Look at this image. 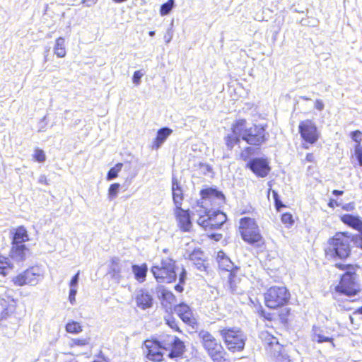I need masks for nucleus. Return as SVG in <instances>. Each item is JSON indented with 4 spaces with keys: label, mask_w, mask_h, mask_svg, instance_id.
I'll use <instances>...</instances> for the list:
<instances>
[{
    "label": "nucleus",
    "mask_w": 362,
    "mask_h": 362,
    "mask_svg": "<svg viewBox=\"0 0 362 362\" xmlns=\"http://www.w3.org/2000/svg\"><path fill=\"white\" fill-rule=\"evenodd\" d=\"M239 230L243 240L250 245H259L262 242V236L254 218H242L240 220Z\"/></svg>",
    "instance_id": "nucleus-6"
},
{
    "label": "nucleus",
    "mask_w": 362,
    "mask_h": 362,
    "mask_svg": "<svg viewBox=\"0 0 362 362\" xmlns=\"http://www.w3.org/2000/svg\"><path fill=\"white\" fill-rule=\"evenodd\" d=\"M336 267L347 271L342 275L339 284L336 286L337 293L349 297L356 295L360 291V286L356 280V274L354 267L350 264H336Z\"/></svg>",
    "instance_id": "nucleus-4"
},
{
    "label": "nucleus",
    "mask_w": 362,
    "mask_h": 362,
    "mask_svg": "<svg viewBox=\"0 0 362 362\" xmlns=\"http://www.w3.org/2000/svg\"><path fill=\"white\" fill-rule=\"evenodd\" d=\"M351 240L344 233H337L328 241L325 254L329 259H346L351 253Z\"/></svg>",
    "instance_id": "nucleus-3"
},
{
    "label": "nucleus",
    "mask_w": 362,
    "mask_h": 362,
    "mask_svg": "<svg viewBox=\"0 0 362 362\" xmlns=\"http://www.w3.org/2000/svg\"><path fill=\"white\" fill-rule=\"evenodd\" d=\"M356 158L358 160V165L362 166V146L361 144H357L354 151Z\"/></svg>",
    "instance_id": "nucleus-41"
},
{
    "label": "nucleus",
    "mask_w": 362,
    "mask_h": 362,
    "mask_svg": "<svg viewBox=\"0 0 362 362\" xmlns=\"http://www.w3.org/2000/svg\"><path fill=\"white\" fill-rule=\"evenodd\" d=\"M148 35L151 36V37H153L155 35V32L154 31H150L148 33Z\"/></svg>",
    "instance_id": "nucleus-60"
},
{
    "label": "nucleus",
    "mask_w": 362,
    "mask_h": 362,
    "mask_svg": "<svg viewBox=\"0 0 362 362\" xmlns=\"http://www.w3.org/2000/svg\"><path fill=\"white\" fill-rule=\"evenodd\" d=\"M202 256L203 254L200 251H194L189 255V260L193 262L195 267L200 271H204L206 268Z\"/></svg>",
    "instance_id": "nucleus-24"
},
{
    "label": "nucleus",
    "mask_w": 362,
    "mask_h": 362,
    "mask_svg": "<svg viewBox=\"0 0 362 362\" xmlns=\"http://www.w3.org/2000/svg\"><path fill=\"white\" fill-rule=\"evenodd\" d=\"M337 306L340 310H350L351 309V308L350 306V303H349V302H346V303L339 302Z\"/></svg>",
    "instance_id": "nucleus-51"
},
{
    "label": "nucleus",
    "mask_w": 362,
    "mask_h": 362,
    "mask_svg": "<svg viewBox=\"0 0 362 362\" xmlns=\"http://www.w3.org/2000/svg\"><path fill=\"white\" fill-rule=\"evenodd\" d=\"M312 339L317 343L331 342L332 346H334L333 339L325 334V331L318 327H313Z\"/></svg>",
    "instance_id": "nucleus-20"
},
{
    "label": "nucleus",
    "mask_w": 362,
    "mask_h": 362,
    "mask_svg": "<svg viewBox=\"0 0 362 362\" xmlns=\"http://www.w3.org/2000/svg\"><path fill=\"white\" fill-rule=\"evenodd\" d=\"M147 271L148 268L146 264L132 266V272L134 274L135 279L139 282L145 281Z\"/></svg>",
    "instance_id": "nucleus-25"
},
{
    "label": "nucleus",
    "mask_w": 362,
    "mask_h": 362,
    "mask_svg": "<svg viewBox=\"0 0 362 362\" xmlns=\"http://www.w3.org/2000/svg\"><path fill=\"white\" fill-rule=\"evenodd\" d=\"M28 240V235L26 229L23 226L18 227L13 234L12 244L14 245H23V243Z\"/></svg>",
    "instance_id": "nucleus-22"
},
{
    "label": "nucleus",
    "mask_w": 362,
    "mask_h": 362,
    "mask_svg": "<svg viewBox=\"0 0 362 362\" xmlns=\"http://www.w3.org/2000/svg\"><path fill=\"white\" fill-rule=\"evenodd\" d=\"M44 180H45V176H41V177H40L39 181H40V182H42Z\"/></svg>",
    "instance_id": "nucleus-61"
},
{
    "label": "nucleus",
    "mask_w": 362,
    "mask_h": 362,
    "mask_svg": "<svg viewBox=\"0 0 362 362\" xmlns=\"http://www.w3.org/2000/svg\"><path fill=\"white\" fill-rule=\"evenodd\" d=\"M186 278V272L184 268H182V272L180 274L179 280L180 284H177L175 286V289L178 292H182L183 291V286L181 285L185 282Z\"/></svg>",
    "instance_id": "nucleus-39"
},
{
    "label": "nucleus",
    "mask_w": 362,
    "mask_h": 362,
    "mask_svg": "<svg viewBox=\"0 0 362 362\" xmlns=\"http://www.w3.org/2000/svg\"><path fill=\"white\" fill-rule=\"evenodd\" d=\"M175 262L170 258L163 259L160 265L153 266L151 272L158 282L170 283L177 276Z\"/></svg>",
    "instance_id": "nucleus-8"
},
{
    "label": "nucleus",
    "mask_w": 362,
    "mask_h": 362,
    "mask_svg": "<svg viewBox=\"0 0 362 362\" xmlns=\"http://www.w3.org/2000/svg\"><path fill=\"white\" fill-rule=\"evenodd\" d=\"M28 249L25 245H13L10 252V256L16 262H23L25 259Z\"/></svg>",
    "instance_id": "nucleus-17"
},
{
    "label": "nucleus",
    "mask_w": 362,
    "mask_h": 362,
    "mask_svg": "<svg viewBox=\"0 0 362 362\" xmlns=\"http://www.w3.org/2000/svg\"><path fill=\"white\" fill-rule=\"evenodd\" d=\"M144 347L146 349L145 353L148 360L153 361H160L163 360V349L158 343V341L146 340L144 341Z\"/></svg>",
    "instance_id": "nucleus-13"
},
{
    "label": "nucleus",
    "mask_w": 362,
    "mask_h": 362,
    "mask_svg": "<svg viewBox=\"0 0 362 362\" xmlns=\"http://www.w3.org/2000/svg\"><path fill=\"white\" fill-rule=\"evenodd\" d=\"M185 351V345L184 343L177 337L176 341L173 344L172 347H170L168 351V356L170 358H177L180 356Z\"/></svg>",
    "instance_id": "nucleus-23"
},
{
    "label": "nucleus",
    "mask_w": 362,
    "mask_h": 362,
    "mask_svg": "<svg viewBox=\"0 0 362 362\" xmlns=\"http://www.w3.org/2000/svg\"><path fill=\"white\" fill-rule=\"evenodd\" d=\"M238 126V120L232 125V132L225 137L226 144L228 149L231 150L234 146L239 143L242 139V132H237L235 129Z\"/></svg>",
    "instance_id": "nucleus-16"
},
{
    "label": "nucleus",
    "mask_w": 362,
    "mask_h": 362,
    "mask_svg": "<svg viewBox=\"0 0 362 362\" xmlns=\"http://www.w3.org/2000/svg\"><path fill=\"white\" fill-rule=\"evenodd\" d=\"M339 204H338L337 201L335 200V199H331L328 203V206L329 207H334V206H339Z\"/></svg>",
    "instance_id": "nucleus-54"
},
{
    "label": "nucleus",
    "mask_w": 362,
    "mask_h": 362,
    "mask_svg": "<svg viewBox=\"0 0 362 362\" xmlns=\"http://www.w3.org/2000/svg\"><path fill=\"white\" fill-rule=\"evenodd\" d=\"M272 341L269 342V344H272L274 343V341H275V339L272 338Z\"/></svg>",
    "instance_id": "nucleus-64"
},
{
    "label": "nucleus",
    "mask_w": 362,
    "mask_h": 362,
    "mask_svg": "<svg viewBox=\"0 0 362 362\" xmlns=\"http://www.w3.org/2000/svg\"><path fill=\"white\" fill-rule=\"evenodd\" d=\"M272 195H273V198L274 199L276 209L278 211H280L281 208L284 207L285 205L280 200L279 194L276 191H274V190L272 191Z\"/></svg>",
    "instance_id": "nucleus-42"
},
{
    "label": "nucleus",
    "mask_w": 362,
    "mask_h": 362,
    "mask_svg": "<svg viewBox=\"0 0 362 362\" xmlns=\"http://www.w3.org/2000/svg\"><path fill=\"white\" fill-rule=\"evenodd\" d=\"M298 128L301 137L306 142L313 144L317 141L318 139L317 127L311 120L301 122Z\"/></svg>",
    "instance_id": "nucleus-11"
},
{
    "label": "nucleus",
    "mask_w": 362,
    "mask_h": 362,
    "mask_svg": "<svg viewBox=\"0 0 362 362\" xmlns=\"http://www.w3.org/2000/svg\"><path fill=\"white\" fill-rule=\"evenodd\" d=\"M120 185L119 183L112 184L108 189V197L110 199H115L118 194Z\"/></svg>",
    "instance_id": "nucleus-37"
},
{
    "label": "nucleus",
    "mask_w": 362,
    "mask_h": 362,
    "mask_svg": "<svg viewBox=\"0 0 362 362\" xmlns=\"http://www.w3.org/2000/svg\"><path fill=\"white\" fill-rule=\"evenodd\" d=\"M281 221L284 224L292 225L293 223V216L291 214L285 213L281 216Z\"/></svg>",
    "instance_id": "nucleus-44"
},
{
    "label": "nucleus",
    "mask_w": 362,
    "mask_h": 362,
    "mask_svg": "<svg viewBox=\"0 0 362 362\" xmlns=\"http://www.w3.org/2000/svg\"><path fill=\"white\" fill-rule=\"evenodd\" d=\"M119 259L113 258L112 259L111 265H110V273L112 275V277L115 279H119L120 276V267L119 265Z\"/></svg>",
    "instance_id": "nucleus-30"
},
{
    "label": "nucleus",
    "mask_w": 362,
    "mask_h": 362,
    "mask_svg": "<svg viewBox=\"0 0 362 362\" xmlns=\"http://www.w3.org/2000/svg\"><path fill=\"white\" fill-rule=\"evenodd\" d=\"M212 213L216 218L215 228H220L227 220L226 215L219 210H213Z\"/></svg>",
    "instance_id": "nucleus-29"
},
{
    "label": "nucleus",
    "mask_w": 362,
    "mask_h": 362,
    "mask_svg": "<svg viewBox=\"0 0 362 362\" xmlns=\"http://www.w3.org/2000/svg\"><path fill=\"white\" fill-rule=\"evenodd\" d=\"M252 148L250 147H247L240 154V156L241 158L243 159V160H247L249 157V155L250 154L251 151H252Z\"/></svg>",
    "instance_id": "nucleus-52"
},
{
    "label": "nucleus",
    "mask_w": 362,
    "mask_h": 362,
    "mask_svg": "<svg viewBox=\"0 0 362 362\" xmlns=\"http://www.w3.org/2000/svg\"><path fill=\"white\" fill-rule=\"evenodd\" d=\"M172 190H173V197L174 203L176 206V208L181 207V202L182 200V189L180 187L177 180H173V185H172Z\"/></svg>",
    "instance_id": "nucleus-26"
},
{
    "label": "nucleus",
    "mask_w": 362,
    "mask_h": 362,
    "mask_svg": "<svg viewBox=\"0 0 362 362\" xmlns=\"http://www.w3.org/2000/svg\"><path fill=\"white\" fill-rule=\"evenodd\" d=\"M84 1L86 3V4H87V6H91L92 4H95V2L97 1V0H85Z\"/></svg>",
    "instance_id": "nucleus-57"
},
{
    "label": "nucleus",
    "mask_w": 362,
    "mask_h": 362,
    "mask_svg": "<svg viewBox=\"0 0 362 362\" xmlns=\"http://www.w3.org/2000/svg\"><path fill=\"white\" fill-rule=\"evenodd\" d=\"M198 337L204 349L214 362H226L225 351L216 338L208 331L202 329Z\"/></svg>",
    "instance_id": "nucleus-5"
},
{
    "label": "nucleus",
    "mask_w": 362,
    "mask_h": 362,
    "mask_svg": "<svg viewBox=\"0 0 362 362\" xmlns=\"http://www.w3.org/2000/svg\"><path fill=\"white\" fill-rule=\"evenodd\" d=\"M312 156H312L311 154H308V156H307V159H308V160L311 161V157H312Z\"/></svg>",
    "instance_id": "nucleus-62"
},
{
    "label": "nucleus",
    "mask_w": 362,
    "mask_h": 362,
    "mask_svg": "<svg viewBox=\"0 0 362 362\" xmlns=\"http://www.w3.org/2000/svg\"><path fill=\"white\" fill-rule=\"evenodd\" d=\"M153 297L146 291L140 290L136 295L135 301L136 305L142 309L146 310L153 305Z\"/></svg>",
    "instance_id": "nucleus-14"
},
{
    "label": "nucleus",
    "mask_w": 362,
    "mask_h": 362,
    "mask_svg": "<svg viewBox=\"0 0 362 362\" xmlns=\"http://www.w3.org/2000/svg\"><path fill=\"white\" fill-rule=\"evenodd\" d=\"M34 159L40 163H42L46 160V156L45 152L40 148H36L33 154Z\"/></svg>",
    "instance_id": "nucleus-38"
},
{
    "label": "nucleus",
    "mask_w": 362,
    "mask_h": 362,
    "mask_svg": "<svg viewBox=\"0 0 362 362\" xmlns=\"http://www.w3.org/2000/svg\"><path fill=\"white\" fill-rule=\"evenodd\" d=\"M174 310L183 322L188 324L192 322V313L187 305L185 303L179 304L175 307Z\"/></svg>",
    "instance_id": "nucleus-18"
},
{
    "label": "nucleus",
    "mask_w": 362,
    "mask_h": 362,
    "mask_svg": "<svg viewBox=\"0 0 362 362\" xmlns=\"http://www.w3.org/2000/svg\"><path fill=\"white\" fill-rule=\"evenodd\" d=\"M175 214L180 228L184 231H188L192 223L187 211L182 209L181 207L176 208L175 210Z\"/></svg>",
    "instance_id": "nucleus-15"
},
{
    "label": "nucleus",
    "mask_w": 362,
    "mask_h": 362,
    "mask_svg": "<svg viewBox=\"0 0 362 362\" xmlns=\"http://www.w3.org/2000/svg\"><path fill=\"white\" fill-rule=\"evenodd\" d=\"M76 293H77V289L76 288H70L69 295V299L70 303L72 305H74L75 301H76L75 297H76Z\"/></svg>",
    "instance_id": "nucleus-49"
},
{
    "label": "nucleus",
    "mask_w": 362,
    "mask_h": 362,
    "mask_svg": "<svg viewBox=\"0 0 362 362\" xmlns=\"http://www.w3.org/2000/svg\"><path fill=\"white\" fill-rule=\"evenodd\" d=\"M88 344V339H73L71 340V346H83Z\"/></svg>",
    "instance_id": "nucleus-43"
},
{
    "label": "nucleus",
    "mask_w": 362,
    "mask_h": 362,
    "mask_svg": "<svg viewBox=\"0 0 362 362\" xmlns=\"http://www.w3.org/2000/svg\"><path fill=\"white\" fill-rule=\"evenodd\" d=\"M177 337L172 335L163 336L160 341H158L160 346L166 351H168L176 341Z\"/></svg>",
    "instance_id": "nucleus-28"
},
{
    "label": "nucleus",
    "mask_w": 362,
    "mask_h": 362,
    "mask_svg": "<svg viewBox=\"0 0 362 362\" xmlns=\"http://www.w3.org/2000/svg\"><path fill=\"white\" fill-rule=\"evenodd\" d=\"M3 291L4 292V294L6 297V299L1 297V304L2 307L4 308V310L9 311L11 310L12 308L14 307V299L13 297L10 295L11 293H12V290H10L6 288H0V294L2 295ZM8 312H6L7 313Z\"/></svg>",
    "instance_id": "nucleus-19"
},
{
    "label": "nucleus",
    "mask_w": 362,
    "mask_h": 362,
    "mask_svg": "<svg viewBox=\"0 0 362 362\" xmlns=\"http://www.w3.org/2000/svg\"><path fill=\"white\" fill-rule=\"evenodd\" d=\"M267 126L262 124L249 125L245 119L238 120V126L235 129L237 132H242V139L250 145L260 146L267 139Z\"/></svg>",
    "instance_id": "nucleus-2"
},
{
    "label": "nucleus",
    "mask_w": 362,
    "mask_h": 362,
    "mask_svg": "<svg viewBox=\"0 0 362 362\" xmlns=\"http://www.w3.org/2000/svg\"><path fill=\"white\" fill-rule=\"evenodd\" d=\"M229 284L231 292L234 294H242L243 293V290L237 285L236 280L235 279V276L232 273H230L229 276Z\"/></svg>",
    "instance_id": "nucleus-31"
},
{
    "label": "nucleus",
    "mask_w": 362,
    "mask_h": 362,
    "mask_svg": "<svg viewBox=\"0 0 362 362\" xmlns=\"http://www.w3.org/2000/svg\"><path fill=\"white\" fill-rule=\"evenodd\" d=\"M143 76L144 74L140 70L136 71L134 73L132 78L133 83L136 85H139L141 83V78Z\"/></svg>",
    "instance_id": "nucleus-45"
},
{
    "label": "nucleus",
    "mask_w": 362,
    "mask_h": 362,
    "mask_svg": "<svg viewBox=\"0 0 362 362\" xmlns=\"http://www.w3.org/2000/svg\"><path fill=\"white\" fill-rule=\"evenodd\" d=\"M290 293L284 286H272L264 294L266 305L269 308H276L288 302Z\"/></svg>",
    "instance_id": "nucleus-9"
},
{
    "label": "nucleus",
    "mask_w": 362,
    "mask_h": 362,
    "mask_svg": "<svg viewBox=\"0 0 362 362\" xmlns=\"http://www.w3.org/2000/svg\"><path fill=\"white\" fill-rule=\"evenodd\" d=\"M301 98H302L303 100H310V98H307V97H305V96H302V97H301Z\"/></svg>",
    "instance_id": "nucleus-63"
},
{
    "label": "nucleus",
    "mask_w": 362,
    "mask_h": 362,
    "mask_svg": "<svg viewBox=\"0 0 362 362\" xmlns=\"http://www.w3.org/2000/svg\"><path fill=\"white\" fill-rule=\"evenodd\" d=\"M175 6L174 0H168L160 6V13L161 16H166L170 13Z\"/></svg>",
    "instance_id": "nucleus-34"
},
{
    "label": "nucleus",
    "mask_w": 362,
    "mask_h": 362,
    "mask_svg": "<svg viewBox=\"0 0 362 362\" xmlns=\"http://www.w3.org/2000/svg\"><path fill=\"white\" fill-rule=\"evenodd\" d=\"M78 279H79V272H78L71 279L70 283H69V286H70V288H77V285H78Z\"/></svg>",
    "instance_id": "nucleus-48"
},
{
    "label": "nucleus",
    "mask_w": 362,
    "mask_h": 362,
    "mask_svg": "<svg viewBox=\"0 0 362 362\" xmlns=\"http://www.w3.org/2000/svg\"><path fill=\"white\" fill-rule=\"evenodd\" d=\"M202 197L201 201L197 202L199 209L197 213L199 216L197 223L208 229H217L215 228L214 223H216V218L212 213V207L218 206L223 203V194L213 188H207L200 192Z\"/></svg>",
    "instance_id": "nucleus-1"
},
{
    "label": "nucleus",
    "mask_w": 362,
    "mask_h": 362,
    "mask_svg": "<svg viewBox=\"0 0 362 362\" xmlns=\"http://www.w3.org/2000/svg\"><path fill=\"white\" fill-rule=\"evenodd\" d=\"M162 296L165 300H168L170 302L171 300L175 298L174 295L171 292L165 290L163 291Z\"/></svg>",
    "instance_id": "nucleus-50"
},
{
    "label": "nucleus",
    "mask_w": 362,
    "mask_h": 362,
    "mask_svg": "<svg viewBox=\"0 0 362 362\" xmlns=\"http://www.w3.org/2000/svg\"><path fill=\"white\" fill-rule=\"evenodd\" d=\"M172 39V36H169L168 37L167 36H165V40L167 43L170 42Z\"/></svg>",
    "instance_id": "nucleus-59"
},
{
    "label": "nucleus",
    "mask_w": 362,
    "mask_h": 362,
    "mask_svg": "<svg viewBox=\"0 0 362 362\" xmlns=\"http://www.w3.org/2000/svg\"><path fill=\"white\" fill-rule=\"evenodd\" d=\"M228 349L232 352L240 351L245 346V335L238 329L226 328L220 330Z\"/></svg>",
    "instance_id": "nucleus-10"
},
{
    "label": "nucleus",
    "mask_w": 362,
    "mask_h": 362,
    "mask_svg": "<svg viewBox=\"0 0 362 362\" xmlns=\"http://www.w3.org/2000/svg\"><path fill=\"white\" fill-rule=\"evenodd\" d=\"M54 53L60 58L64 57L66 56V52L65 48L64 38L59 37L56 40L54 47Z\"/></svg>",
    "instance_id": "nucleus-27"
},
{
    "label": "nucleus",
    "mask_w": 362,
    "mask_h": 362,
    "mask_svg": "<svg viewBox=\"0 0 362 362\" xmlns=\"http://www.w3.org/2000/svg\"><path fill=\"white\" fill-rule=\"evenodd\" d=\"M165 321H166V324L173 329L175 330V331H177V332H180V329H179V327L177 326V324L176 322V320L175 319L170 316V315H168L167 317L165 318Z\"/></svg>",
    "instance_id": "nucleus-40"
},
{
    "label": "nucleus",
    "mask_w": 362,
    "mask_h": 362,
    "mask_svg": "<svg viewBox=\"0 0 362 362\" xmlns=\"http://www.w3.org/2000/svg\"><path fill=\"white\" fill-rule=\"evenodd\" d=\"M351 138L358 144H360L362 141V133L358 130L354 131L351 133Z\"/></svg>",
    "instance_id": "nucleus-46"
},
{
    "label": "nucleus",
    "mask_w": 362,
    "mask_h": 362,
    "mask_svg": "<svg viewBox=\"0 0 362 362\" xmlns=\"http://www.w3.org/2000/svg\"><path fill=\"white\" fill-rule=\"evenodd\" d=\"M200 170L204 175H208L212 172L211 167L206 163L200 164Z\"/></svg>",
    "instance_id": "nucleus-47"
},
{
    "label": "nucleus",
    "mask_w": 362,
    "mask_h": 362,
    "mask_svg": "<svg viewBox=\"0 0 362 362\" xmlns=\"http://www.w3.org/2000/svg\"><path fill=\"white\" fill-rule=\"evenodd\" d=\"M332 194L335 196H341L344 194L343 191L334 189L332 191Z\"/></svg>",
    "instance_id": "nucleus-56"
},
{
    "label": "nucleus",
    "mask_w": 362,
    "mask_h": 362,
    "mask_svg": "<svg viewBox=\"0 0 362 362\" xmlns=\"http://www.w3.org/2000/svg\"><path fill=\"white\" fill-rule=\"evenodd\" d=\"M227 257H226L225 255V253L222 251H220L218 252V256H217V259H218V261L220 260L221 259H223V258H226Z\"/></svg>",
    "instance_id": "nucleus-55"
},
{
    "label": "nucleus",
    "mask_w": 362,
    "mask_h": 362,
    "mask_svg": "<svg viewBox=\"0 0 362 362\" xmlns=\"http://www.w3.org/2000/svg\"><path fill=\"white\" fill-rule=\"evenodd\" d=\"M247 167L257 176L260 177H266L270 170L268 161L262 158H256L250 160L247 163Z\"/></svg>",
    "instance_id": "nucleus-12"
},
{
    "label": "nucleus",
    "mask_w": 362,
    "mask_h": 362,
    "mask_svg": "<svg viewBox=\"0 0 362 362\" xmlns=\"http://www.w3.org/2000/svg\"><path fill=\"white\" fill-rule=\"evenodd\" d=\"M43 279V269L38 266H35L13 276L11 281L16 286H23L25 285L36 286Z\"/></svg>",
    "instance_id": "nucleus-7"
},
{
    "label": "nucleus",
    "mask_w": 362,
    "mask_h": 362,
    "mask_svg": "<svg viewBox=\"0 0 362 362\" xmlns=\"http://www.w3.org/2000/svg\"><path fill=\"white\" fill-rule=\"evenodd\" d=\"M172 132V129L168 127H163L159 129L157 133V136L153 144V148L156 149L159 148Z\"/></svg>",
    "instance_id": "nucleus-21"
},
{
    "label": "nucleus",
    "mask_w": 362,
    "mask_h": 362,
    "mask_svg": "<svg viewBox=\"0 0 362 362\" xmlns=\"http://www.w3.org/2000/svg\"><path fill=\"white\" fill-rule=\"evenodd\" d=\"M324 103L321 100H316L315 103V107L319 111H322L324 109Z\"/></svg>",
    "instance_id": "nucleus-53"
},
{
    "label": "nucleus",
    "mask_w": 362,
    "mask_h": 362,
    "mask_svg": "<svg viewBox=\"0 0 362 362\" xmlns=\"http://www.w3.org/2000/svg\"><path fill=\"white\" fill-rule=\"evenodd\" d=\"M11 267V264L8 258L0 255V274L5 276L6 274V270Z\"/></svg>",
    "instance_id": "nucleus-35"
},
{
    "label": "nucleus",
    "mask_w": 362,
    "mask_h": 362,
    "mask_svg": "<svg viewBox=\"0 0 362 362\" xmlns=\"http://www.w3.org/2000/svg\"><path fill=\"white\" fill-rule=\"evenodd\" d=\"M218 265L221 269L228 272L230 271L233 267V264L228 257L218 260Z\"/></svg>",
    "instance_id": "nucleus-36"
},
{
    "label": "nucleus",
    "mask_w": 362,
    "mask_h": 362,
    "mask_svg": "<svg viewBox=\"0 0 362 362\" xmlns=\"http://www.w3.org/2000/svg\"><path fill=\"white\" fill-rule=\"evenodd\" d=\"M66 330L69 333L78 334L82 332V327L78 322L72 321L66 324Z\"/></svg>",
    "instance_id": "nucleus-32"
},
{
    "label": "nucleus",
    "mask_w": 362,
    "mask_h": 362,
    "mask_svg": "<svg viewBox=\"0 0 362 362\" xmlns=\"http://www.w3.org/2000/svg\"><path fill=\"white\" fill-rule=\"evenodd\" d=\"M213 236L215 238V239L216 240H219L220 238H221V234H216V235H214Z\"/></svg>",
    "instance_id": "nucleus-58"
},
{
    "label": "nucleus",
    "mask_w": 362,
    "mask_h": 362,
    "mask_svg": "<svg viewBox=\"0 0 362 362\" xmlns=\"http://www.w3.org/2000/svg\"><path fill=\"white\" fill-rule=\"evenodd\" d=\"M122 163H118L113 168H112L107 173V180H112L116 178L118 175V173L122 170Z\"/></svg>",
    "instance_id": "nucleus-33"
}]
</instances>
